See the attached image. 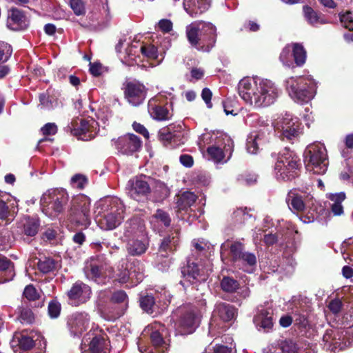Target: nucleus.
Returning <instances> with one entry per match:
<instances>
[{
	"label": "nucleus",
	"instance_id": "nucleus-32",
	"mask_svg": "<svg viewBox=\"0 0 353 353\" xmlns=\"http://www.w3.org/2000/svg\"><path fill=\"white\" fill-rule=\"evenodd\" d=\"M213 312L214 316H219L223 321H231L236 314L234 306L225 303H217Z\"/></svg>",
	"mask_w": 353,
	"mask_h": 353
},
{
	"label": "nucleus",
	"instance_id": "nucleus-33",
	"mask_svg": "<svg viewBox=\"0 0 353 353\" xmlns=\"http://www.w3.org/2000/svg\"><path fill=\"white\" fill-rule=\"evenodd\" d=\"M323 341L327 348L335 351L336 349L342 350L343 346L341 344V334L339 331L327 330L323 337Z\"/></svg>",
	"mask_w": 353,
	"mask_h": 353
},
{
	"label": "nucleus",
	"instance_id": "nucleus-13",
	"mask_svg": "<svg viewBox=\"0 0 353 353\" xmlns=\"http://www.w3.org/2000/svg\"><path fill=\"white\" fill-rule=\"evenodd\" d=\"M165 97L170 100V107L172 106L174 96L171 92H163L152 98L148 101V112L150 116L158 121L169 120L172 117V112L168 108V103L161 105V99Z\"/></svg>",
	"mask_w": 353,
	"mask_h": 353
},
{
	"label": "nucleus",
	"instance_id": "nucleus-26",
	"mask_svg": "<svg viewBox=\"0 0 353 353\" xmlns=\"http://www.w3.org/2000/svg\"><path fill=\"white\" fill-rule=\"evenodd\" d=\"M28 26L24 14L17 8H12L8 11V27L13 30H20Z\"/></svg>",
	"mask_w": 353,
	"mask_h": 353
},
{
	"label": "nucleus",
	"instance_id": "nucleus-30",
	"mask_svg": "<svg viewBox=\"0 0 353 353\" xmlns=\"http://www.w3.org/2000/svg\"><path fill=\"white\" fill-rule=\"evenodd\" d=\"M15 276L13 263L4 256H0V284L12 281Z\"/></svg>",
	"mask_w": 353,
	"mask_h": 353
},
{
	"label": "nucleus",
	"instance_id": "nucleus-57",
	"mask_svg": "<svg viewBox=\"0 0 353 353\" xmlns=\"http://www.w3.org/2000/svg\"><path fill=\"white\" fill-rule=\"evenodd\" d=\"M291 51L292 48L290 46H286L283 48L282 50L281 54H280V60L283 62V63L290 67L292 62H291Z\"/></svg>",
	"mask_w": 353,
	"mask_h": 353
},
{
	"label": "nucleus",
	"instance_id": "nucleus-53",
	"mask_svg": "<svg viewBox=\"0 0 353 353\" xmlns=\"http://www.w3.org/2000/svg\"><path fill=\"white\" fill-rule=\"evenodd\" d=\"M12 47L7 43L0 41V62H6L12 54Z\"/></svg>",
	"mask_w": 353,
	"mask_h": 353
},
{
	"label": "nucleus",
	"instance_id": "nucleus-61",
	"mask_svg": "<svg viewBox=\"0 0 353 353\" xmlns=\"http://www.w3.org/2000/svg\"><path fill=\"white\" fill-rule=\"evenodd\" d=\"M41 130L43 135H54L57 132V126L54 123H48Z\"/></svg>",
	"mask_w": 353,
	"mask_h": 353
},
{
	"label": "nucleus",
	"instance_id": "nucleus-15",
	"mask_svg": "<svg viewBox=\"0 0 353 353\" xmlns=\"http://www.w3.org/2000/svg\"><path fill=\"white\" fill-rule=\"evenodd\" d=\"M313 199V196L308 192L299 190H291L287 196L286 201L292 211L300 212L305 210Z\"/></svg>",
	"mask_w": 353,
	"mask_h": 353
},
{
	"label": "nucleus",
	"instance_id": "nucleus-2",
	"mask_svg": "<svg viewBox=\"0 0 353 353\" xmlns=\"http://www.w3.org/2000/svg\"><path fill=\"white\" fill-rule=\"evenodd\" d=\"M99 206L101 210L96 215L95 221L102 230H114L122 223L125 208L121 200L116 197L107 198Z\"/></svg>",
	"mask_w": 353,
	"mask_h": 353
},
{
	"label": "nucleus",
	"instance_id": "nucleus-24",
	"mask_svg": "<svg viewBox=\"0 0 353 353\" xmlns=\"http://www.w3.org/2000/svg\"><path fill=\"white\" fill-rule=\"evenodd\" d=\"M143 279V274L141 271L139 261H133L126 265L125 270L119 274L118 280L121 283H125L129 280L138 283Z\"/></svg>",
	"mask_w": 353,
	"mask_h": 353
},
{
	"label": "nucleus",
	"instance_id": "nucleus-62",
	"mask_svg": "<svg viewBox=\"0 0 353 353\" xmlns=\"http://www.w3.org/2000/svg\"><path fill=\"white\" fill-rule=\"evenodd\" d=\"M343 303L341 300L339 299H334L332 300L329 305L328 308L330 310L334 313V314H338L340 312L341 308H342Z\"/></svg>",
	"mask_w": 353,
	"mask_h": 353
},
{
	"label": "nucleus",
	"instance_id": "nucleus-52",
	"mask_svg": "<svg viewBox=\"0 0 353 353\" xmlns=\"http://www.w3.org/2000/svg\"><path fill=\"white\" fill-rule=\"evenodd\" d=\"M112 297L110 290H101L98 292L96 303L99 310H103L105 303Z\"/></svg>",
	"mask_w": 353,
	"mask_h": 353
},
{
	"label": "nucleus",
	"instance_id": "nucleus-56",
	"mask_svg": "<svg viewBox=\"0 0 353 353\" xmlns=\"http://www.w3.org/2000/svg\"><path fill=\"white\" fill-rule=\"evenodd\" d=\"M86 183V177L81 174H77L71 179V185L78 189L83 188Z\"/></svg>",
	"mask_w": 353,
	"mask_h": 353
},
{
	"label": "nucleus",
	"instance_id": "nucleus-5",
	"mask_svg": "<svg viewBox=\"0 0 353 353\" xmlns=\"http://www.w3.org/2000/svg\"><path fill=\"white\" fill-rule=\"evenodd\" d=\"M216 30V27L211 23L195 21L186 27V35L192 46L199 48L207 45L209 50L215 43Z\"/></svg>",
	"mask_w": 353,
	"mask_h": 353
},
{
	"label": "nucleus",
	"instance_id": "nucleus-17",
	"mask_svg": "<svg viewBox=\"0 0 353 353\" xmlns=\"http://www.w3.org/2000/svg\"><path fill=\"white\" fill-rule=\"evenodd\" d=\"M200 266L201 265L188 260L187 265L181 268L183 277L192 284L196 282L205 281L211 269L203 267L201 268Z\"/></svg>",
	"mask_w": 353,
	"mask_h": 353
},
{
	"label": "nucleus",
	"instance_id": "nucleus-7",
	"mask_svg": "<svg viewBox=\"0 0 353 353\" xmlns=\"http://www.w3.org/2000/svg\"><path fill=\"white\" fill-rule=\"evenodd\" d=\"M68 201V194L63 189H50L43 194L40 203L43 212L54 218L63 210Z\"/></svg>",
	"mask_w": 353,
	"mask_h": 353
},
{
	"label": "nucleus",
	"instance_id": "nucleus-19",
	"mask_svg": "<svg viewBox=\"0 0 353 353\" xmlns=\"http://www.w3.org/2000/svg\"><path fill=\"white\" fill-rule=\"evenodd\" d=\"M124 94L129 103L137 106L145 100L146 88L139 82L130 81L125 85Z\"/></svg>",
	"mask_w": 353,
	"mask_h": 353
},
{
	"label": "nucleus",
	"instance_id": "nucleus-39",
	"mask_svg": "<svg viewBox=\"0 0 353 353\" xmlns=\"http://www.w3.org/2000/svg\"><path fill=\"white\" fill-rule=\"evenodd\" d=\"M17 207L16 199L10 200L8 203L0 200V219L6 220L9 216H13L17 212Z\"/></svg>",
	"mask_w": 353,
	"mask_h": 353
},
{
	"label": "nucleus",
	"instance_id": "nucleus-21",
	"mask_svg": "<svg viewBox=\"0 0 353 353\" xmlns=\"http://www.w3.org/2000/svg\"><path fill=\"white\" fill-rule=\"evenodd\" d=\"M147 235L145 223L141 218L134 217L125 222L123 229V237L125 240Z\"/></svg>",
	"mask_w": 353,
	"mask_h": 353
},
{
	"label": "nucleus",
	"instance_id": "nucleus-64",
	"mask_svg": "<svg viewBox=\"0 0 353 353\" xmlns=\"http://www.w3.org/2000/svg\"><path fill=\"white\" fill-rule=\"evenodd\" d=\"M90 71L91 74L94 77H98L101 75L103 72L101 64L99 63H90Z\"/></svg>",
	"mask_w": 353,
	"mask_h": 353
},
{
	"label": "nucleus",
	"instance_id": "nucleus-63",
	"mask_svg": "<svg viewBox=\"0 0 353 353\" xmlns=\"http://www.w3.org/2000/svg\"><path fill=\"white\" fill-rule=\"evenodd\" d=\"M212 95V92L209 88H205L204 89H203L202 92H201V97H202L203 100L206 103L208 108H212V104L211 102Z\"/></svg>",
	"mask_w": 353,
	"mask_h": 353
},
{
	"label": "nucleus",
	"instance_id": "nucleus-8",
	"mask_svg": "<svg viewBox=\"0 0 353 353\" xmlns=\"http://www.w3.org/2000/svg\"><path fill=\"white\" fill-rule=\"evenodd\" d=\"M306 169L316 174L326 172L328 165L327 152L325 146L321 143H314L307 146L305 150Z\"/></svg>",
	"mask_w": 353,
	"mask_h": 353
},
{
	"label": "nucleus",
	"instance_id": "nucleus-55",
	"mask_svg": "<svg viewBox=\"0 0 353 353\" xmlns=\"http://www.w3.org/2000/svg\"><path fill=\"white\" fill-rule=\"evenodd\" d=\"M157 299L162 306L167 305L170 303L171 295L168 290L162 288L161 291L157 292Z\"/></svg>",
	"mask_w": 353,
	"mask_h": 353
},
{
	"label": "nucleus",
	"instance_id": "nucleus-42",
	"mask_svg": "<svg viewBox=\"0 0 353 353\" xmlns=\"http://www.w3.org/2000/svg\"><path fill=\"white\" fill-rule=\"evenodd\" d=\"M294 323L303 327L309 325V316L305 310L296 308L292 311Z\"/></svg>",
	"mask_w": 353,
	"mask_h": 353
},
{
	"label": "nucleus",
	"instance_id": "nucleus-44",
	"mask_svg": "<svg viewBox=\"0 0 353 353\" xmlns=\"http://www.w3.org/2000/svg\"><path fill=\"white\" fill-rule=\"evenodd\" d=\"M291 48L296 64L298 66L303 65L306 59V52L303 46L299 43H294Z\"/></svg>",
	"mask_w": 353,
	"mask_h": 353
},
{
	"label": "nucleus",
	"instance_id": "nucleus-12",
	"mask_svg": "<svg viewBox=\"0 0 353 353\" xmlns=\"http://www.w3.org/2000/svg\"><path fill=\"white\" fill-rule=\"evenodd\" d=\"M275 130L281 133L283 139L292 140L299 137L301 132V123L299 118L286 113L279 118L274 123Z\"/></svg>",
	"mask_w": 353,
	"mask_h": 353
},
{
	"label": "nucleus",
	"instance_id": "nucleus-48",
	"mask_svg": "<svg viewBox=\"0 0 353 353\" xmlns=\"http://www.w3.org/2000/svg\"><path fill=\"white\" fill-rule=\"evenodd\" d=\"M155 305L154 297L151 295L142 296L140 299L141 308L148 313L153 312V307Z\"/></svg>",
	"mask_w": 353,
	"mask_h": 353
},
{
	"label": "nucleus",
	"instance_id": "nucleus-16",
	"mask_svg": "<svg viewBox=\"0 0 353 353\" xmlns=\"http://www.w3.org/2000/svg\"><path fill=\"white\" fill-rule=\"evenodd\" d=\"M91 294L92 290L90 287L81 281L74 283L67 292L69 303L75 306L88 301Z\"/></svg>",
	"mask_w": 353,
	"mask_h": 353
},
{
	"label": "nucleus",
	"instance_id": "nucleus-25",
	"mask_svg": "<svg viewBox=\"0 0 353 353\" xmlns=\"http://www.w3.org/2000/svg\"><path fill=\"white\" fill-rule=\"evenodd\" d=\"M273 310L272 308H258V312L254 318V323L259 330H263L269 332L273 326Z\"/></svg>",
	"mask_w": 353,
	"mask_h": 353
},
{
	"label": "nucleus",
	"instance_id": "nucleus-47",
	"mask_svg": "<svg viewBox=\"0 0 353 353\" xmlns=\"http://www.w3.org/2000/svg\"><path fill=\"white\" fill-rule=\"evenodd\" d=\"M127 47L125 50V55L124 59H129L130 60L134 61L138 53L140 52V47L139 43L135 41V43H132L130 45V42L126 43Z\"/></svg>",
	"mask_w": 353,
	"mask_h": 353
},
{
	"label": "nucleus",
	"instance_id": "nucleus-4",
	"mask_svg": "<svg viewBox=\"0 0 353 353\" xmlns=\"http://www.w3.org/2000/svg\"><path fill=\"white\" fill-rule=\"evenodd\" d=\"M170 322L176 335L192 334L199 325L200 312L194 305H181L176 310Z\"/></svg>",
	"mask_w": 353,
	"mask_h": 353
},
{
	"label": "nucleus",
	"instance_id": "nucleus-37",
	"mask_svg": "<svg viewBox=\"0 0 353 353\" xmlns=\"http://www.w3.org/2000/svg\"><path fill=\"white\" fill-rule=\"evenodd\" d=\"M179 238L176 234H172V236L164 238L159 246V252L161 255L162 256H168V253L175 250Z\"/></svg>",
	"mask_w": 353,
	"mask_h": 353
},
{
	"label": "nucleus",
	"instance_id": "nucleus-31",
	"mask_svg": "<svg viewBox=\"0 0 353 353\" xmlns=\"http://www.w3.org/2000/svg\"><path fill=\"white\" fill-rule=\"evenodd\" d=\"M266 139L265 134L261 131L252 132L248 137L246 148L250 154H256L259 145H262Z\"/></svg>",
	"mask_w": 353,
	"mask_h": 353
},
{
	"label": "nucleus",
	"instance_id": "nucleus-43",
	"mask_svg": "<svg viewBox=\"0 0 353 353\" xmlns=\"http://www.w3.org/2000/svg\"><path fill=\"white\" fill-rule=\"evenodd\" d=\"M170 222L171 219L169 214L161 209L157 210L155 214L152 215L151 219V223L154 225L157 223L160 224L161 225L168 227L170 225Z\"/></svg>",
	"mask_w": 353,
	"mask_h": 353
},
{
	"label": "nucleus",
	"instance_id": "nucleus-46",
	"mask_svg": "<svg viewBox=\"0 0 353 353\" xmlns=\"http://www.w3.org/2000/svg\"><path fill=\"white\" fill-rule=\"evenodd\" d=\"M221 289L226 292H234L239 288V283L232 278L225 276L221 282Z\"/></svg>",
	"mask_w": 353,
	"mask_h": 353
},
{
	"label": "nucleus",
	"instance_id": "nucleus-35",
	"mask_svg": "<svg viewBox=\"0 0 353 353\" xmlns=\"http://www.w3.org/2000/svg\"><path fill=\"white\" fill-rule=\"evenodd\" d=\"M303 12L305 19L312 26H316L319 24H325L327 23V21L324 19L320 14L309 6H304L303 7Z\"/></svg>",
	"mask_w": 353,
	"mask_h": 353
},
{
	"label": "nucleus",
	"instance_id": "nucleus-20",
	"mask_svg": "<svg viewBox=\"0 0 353 353\" xmlns=\"http://www.w3.org/2000/svg\"><path fill=\"white\" fill-rule=\"evenodd\" d=\"M90 321V316L86 312H77L71 315L68 321L70 334L74 336H81L88 329Z\"/></svg>",
	"mask_w": 353,
	"mask_h": 353
},
{
	"label": "nucleus",
	"instance_id": "nucleus-41",
	"mask_svg": "<svg viewBox=\"0 0 353 353\" xmlns=\"http://www.w3.org/2000/svg\"><path fill=\"white\" fill-rule=\"evenodd\" d=\"M21 224L23 227L24 234L28 236H33L38 232L39 222L37 218L25 217Z\"/></svg>",
	"mask_w": 353,
	"mask_h": 353
},
{
	"label": "nucleus",
	"instance_id": "nucleus-29",
	"mask_svg": "<svg viewBox=\"0 0 353 353\" xmlns=\"http://www.w3.org/2000/svg\"><path fill=\"white\" fill-rule=\"evenodd\" d=\"M210 5V0H183V8L191 17H196L206 11Z\"/></svg>",
	"mask_w": 353,
	"mask_h": 353
},
{
	"label": "nucleus",
	"instance_id": "nucleus-51",
	"mask_svg": "<svg viewBox=\"0 0 353 353\" xmlns=\"http://www.w3.org/2000/svg\"><path fill=\"white\" fill-rule=\"evenodd\" d=\"M141 54L151 59H157L158 58L157 48L153 45H145L140 47Z\"/></svg>",
	"mask_w": 353,
	"mask_h": 353
},
{
	"label": "nucleus",
	"instance_id": "nucleus-9",
	"mask_svg": "<svg viewBox=\"0 0 353 353\" xmlns=\"http://www.w3.org/2000/svg\"><path fill=\"white\" fill-rule=\"evenodd\" d=\"M230 248L232 260L241 269L248 273H252L256 266V256L254 254L244 250L243 245L238 241L229 245L225 242L221 245V251Z\"/></svg>",
	"mask_w": 353,
	"mask_h": 353
},
{
	"label": "nucleus",
	"instance_id": "nucleus-50",
	"mask_svg": "<svg viewBox=\"0 0 353 353\" xmlns=\"http://www.w3.org/2000/svg\"><path fill=\"white\" fill-rule=\"evenodd\" d=\"M251 215L248 213L247 208H238L233 212V219L237 223H244Z\"/></svg>",
	"mask_w": 353,
	"mask_h": 353
},
{
	"label": "nucleus",
	"instance_id": "nucleus-14",
	"mask_svg": "<svg viewBox=\"0 0 353 353\" xmlns=\"http://www.w3.org/2000/svg\"><path fill=\"white\" fill-rule=\"evenodd\" d=\"M126 191L130 198L137 201L146 199L151 191L148 178L141 175L130 179L126 185Z\"/></svg>",
	"mask_w": 353,
	"mask_h": 353
},
{
	"label": "nucleus",
	"instance_id": "nucleus-22",
	"mask_svg": "<svg viewBox=\"0 0 353 353\" xmlns=\"http://www.w3.org/2000/svg\"><path fill=\"white\" fill-rule=\"evenodd\" d=\"M88 333L83 339L81 350L83 353H101L105 346V339L101 335Z\"/></svg>",
	"mask_w": 353,
	"mask_h": 353
},
{
	"label": "nucleus",
	"instance_id": "nucleus-60",
	"mask_svg": "<svg viewBox=\"0 0 353 353\" xmlns=\"http://www.w3.org/2000/svg\"><path fill=\"white\" fill-rule=\"evenodd\" d=\"M159 137L161 141L171 143L174 141V135L169 129L164 128L159 132Z\"/></svg>",
	"mask_w": 353,
	"mask_h": 353
},
{
	"label": "nucleus",
	"instance_id": "nucleus-59",
	"mask_svg": "<svg viewBox=\"0 0 353 353\" xmlns=\"http://www.w3.org/2000/svg\"><path fill=\"white\" fill-rule=\"evenodd\" d=\"M111 299L115 303H125L126 304L128 301V296L124 291L119 290L112 294Z\"/></svg>",
	"mask_w": 353,
	"mask_h": 353
},
{
	"label": "nucleus",
	"instance_id": "nucleus-36",
	"mask_svg": "<svg viewBox=\"0 0 353 353\" xmlns=\"http://www.w3.org/2000/svg\"><path fill=\"white\" fill-rule=\"evenodd\" d=\"M196 195L192 192H185L176 199V208L179 211H187L196 201Z\"/></svg>",
	"mask_w": 353,
	"mask_h": 353
},
{
	"label": "nucleus",
	"instance_id": "nucleus-18",
	"mask_svg": "<svg viewBox=\"0 0 353 353\" xmlns=\"http://www.w3.org/2000/svg\"><path fill=\"white\" fill-rule=\"evenodd\" d=\"M112 141L121 153L128 155L138 151L141 147L140 139L133 134H125L116 140L112 139Z\"/></svg>",
	"mask_w": 353,
	"mask_h": 353
},
{
	"label": "nucleus",
	"instance_id": "nucleus-10",
	"mask_svg": "<svg viewBox=\"0 0 353 353\" xmlns=\"http://www.w3.org/2000/svg\"><path fill=\"white\" fill-rule=\"evenodd\" d=\"M214 140V144L208 147L207 150L209 159L215 163L226 162L232 156L233 141L228 134L223 133H217Z\"/></svg>",
	"mask_w": 353,
	"mask_h": 353
},
{
	"label": "nucleus",
	"instance_id": "nucleus-27",
	"mask_svg": "<svg viewBox=\"0 0 353 353\" xmlns=\"http://www.w3.org/2000/svg\"><path fill=\"white\" fill-rule=\"evenodd\" d=\"M127 250L130 255L140 256L145 252L149 245V239L147 236L126 239Z\"/></svg>",
	"mask_w": 353,
	"mask_h": 353
},
{
	"label": "nucleus",
	"instance_id": "nucleus-3",
	"mask_svg": "<svg viewBox=\"0 0 353 353\" xmlns=\"http://www.w3.org/2000/svg\"><path fill=\"white\" fill-rule=\"evenodd\" d=\"M285 87L290 98L299 103L309 102L316 92V83L310 75L290 77L285 79Z\"/></svg>",
	"mask_w": 353,
	"mask_h": 353
},
{
	"label": "nucleus",
	"instance_id": "nucleus-54",
	"mask_svg": "<svg viewBox=\"0 0 353 353\" xmlns=\"http://www.w3.org/2000/svg\"><path fill=\"white\" fill-rule=\"evenodd\" d=\"M48 314L51 318H57L61 312V304L57 301H51L48 304Z\"/></svg>",
	"mask_w": 353,
	"mask_h": 353
},
{
	"label": "nucleus",
	"instance_id": "nucleus-1",
	"mask_svg": "<svg viewBox=\"0 0 353 353\" xmlns=\"http://www.w3.org/2000/svg\"><path fill=\"white\" fill-rule=\"evenodd\" d=\"M238 92L246 104L254 108L269 106L279 96V90L272 81L258 76L243 78L238 84Z\"/></svg>",
	"mask_w": 353,
	"mask_h": 353
},
{
	"label": "nucleus",
	"instance_id": "nucleus-6",
	"mask_svg": "<svg viewBox=\"0 0 353 353\" xmlns=\"http://www.w3.org/2000/svg\"><path fill=\"white\" fill-rule=\"evenodd\" d=\"M301 161L298 156L285 148L279 153L274 174L279 181H290L299 175Z\"/></svg>",
	"mask_w": 353,
	"mask_h": 353
},
{
	"label": "nucleus",
	"instance_id": "nucleus-40",
	"mask_svg": "<svg viewBox=\"0 0 353 353\" xmlns=\"http://www.w3.org/2000/svg\"><path fill=\"white\" fill-rule=\"evenodd\" d=\"M34 345L33 339L30 336L22 334H15L11 341L12 347L19 346L23 350H28Z\"/></svg>",
	"mask_w": 353,
	"mask_h": 353
},
{
	"label": "nucleus",
	"instance_id": "nucleus-58",
	"mask_svg": "<svg viewBox=\"0 0 353 353\" xmlns=\"http://www.w3.org/2000/svg\"><path fill=\"white\" fill-rule=\"evenodd\" d=\"M23 295L30 301H34L39 297L38 292L32 285H29L26 287L23 291Z\"/></svg>",
	"mask_w": 353,
	"mask_h": 353
},
{
	"label": "nucleus",
	"instance_id": "nucleus-11",
	"mask_svg": "<svg viewBox=\"0 0 353 353\" xmlns=\"http://www.w3.org/2000/svg\"><path fill=\"white\" fill-rule=\"evenodd\" d=\"M112 268L103 256H92L85 262L83 271L86 278L97 283H103L110 276Z\"/></svg>",
	"mask_w": 353,
	"mask_h": 353
},
{
	"label": "nucleus",
	"instance_id": "nucleus-28",
	"mask_svg": "<svg viewBox=\"0 0 353 353\" xmlns=\"http://www.w3.org/2000/svg\"><path fill=\"white\" fill-rule=\"evenodd\" d=\"M152 347H143L139 344V349L141 353H163L167 349V344L161 334L157 330L151 333Z\"/></svg>",
	"mask_w": 353,
	"mask_h": 353
},
{
	"label": "nucleus",
	"instance_id": "nucleus-23",
	"mask_svg": "<svg viewBox=\"0 0 353 353\" xmlns=\"http://www.w3.org/2000/svg\"><path fill=\"white\" fill-rule=\"evenodd\" d=\"M94 123V121H92V124L85 120H81L79 123L76 121L74 123H72L71 132L79 139L89 141L93 139L96 134L92 125Z\"/></svg>",
	"mask_w": 353,
	"mask_h": 353
},
{
	"label": "nucleus",
	"instance_id": "nucleus-45",
	"mask_svg": "<svg viewBox=\"0 0 353 353\" xmlns=\"http://www.w3.org/2000/svg\"><path fill=\"white\" fill-rule=\"evenodd\" d=\"M39 270L43 273H48L56 269V263L51 258L40 259L37 263Z\"/></svg>",
	"mask_w": 353,
	"mask_h": 353
},
{
	"label": "nucleus",
	"instance_id": "nucleus-34",
	"mask_svg": "<svg viewBox=\"0 0 353 353\" xmlns=\"http://www.w3.org/2000/svg\"><path fill=\"white\" fill-rule=\"evenodd\" d=\"M80 209L76 215V221L79 225L87 228L90 224V202L84 198L81 201Z\"/></svg>",
	"mask_w": 353,
	"mask_h": 353
},
{
	"label": "nucleus",
	"instance_id": "nucleus-38",
	"mask_svg": "<svg viewBox=\"0 0 353 353\" xmlns=\"http://www.w3.org/2000/svg\"><path fill=\"white\" fill-rule=\"evenodd\" d=\"M331 203L330 208L331 211L335 216H340L343 213V207L342 202L345 199V194L343 192L330 194L328 196Z\"/></svg>",
	"mask_w": 353,
	"mask_h": 353
},
{
	"label": "nucleus",
	"instance_id": "nucleus-49",
	"mask_svg": "<svg viewBox=\"0 0 353 353\" xmlns=\"http://www.w3.org/2000/svg\"><path fill=\"white\" fill-rule=\"evenodd\" d=\"M69 5L77 16L85 14V2L83 0H70Z\"/></svg>",
	"mask_w": 353,
	"mask_h": 353
}]
</instances>
